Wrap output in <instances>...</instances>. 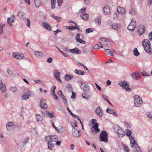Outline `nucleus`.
<instances>
[{
  "label": "nucleus",
  "instance_id": "2eb2a0df",
  "mask_svg": "<svg viewBox=\"0 0 152 152\" xmlns=\"http://www.w3.org/2000/svg\"><path fill=\"white\" fill-rule=\"evenodd\" d=\"M120 24L118 23H115L113 24L111 26V28L117 31H119L120 29Z\"/></svg>",
  "mask_w": 152,
  "mask_h": 152
},
{
  "label": "nucleus",
  "instance_id": "8fccbe9b",
  "mask_svg": "<svg viewBox=\"0 0 152 152\" xmlns=\"http://www.w3.org/2000/svg\"><path fill=\"white\" fill-rule=\"evenodd\" d=\"M51 124L52 126L53 127L54 129L57 131L58 132H60V131L57 127H56L54 125L53 122V121H51Z\"/></svg>",
  "mask_w": 152,
  "mask_h": 152
},
{
  "label": "nucleus",
  "instance_id": "f257e3e1",
  "mask_svg": "<svg viewBox=\"0 0 152 152\" xmlns=\"http://www.w3.org/2000/svg\"><path fill=\"white\" fill-rule=\"evenodd\" d=\"M142 44L146 52L149 54H151L152 49L149 40L147 39H144L142 42Z\"/></svg>",
  "mask_w": 152,
  "mask_h": 152
},
{
  "label": "nucleus",
  "instance_id": "9b49d317",
  "mask_svg": "<svg viewBox=\"0 0 152 152\" xmlns=\"http://www.w3.org/2000/svg\"><path fill=\"white\" fill-rule=\"evenodd\" d=\"M42 25L43 27L45 29L50 31L52 30V27L50 26L48 23L46 22H43L42 23Z\"/></svg>",
  "mask_w": 152,
  "mask_h": 152
},
{
  "label": "nucleus",
  "instance_id": "9d476101",
  "mask_svg": "<svg viewBox=\"0 0 152 152\" xmlns=\"http://www.w3.org/2000/svg\"><path fill=\"white\" fill-rule=\"evenodd\" d=\"M119 85L126 89V91L131 90L130 88H129V84L126 81L120 82Z\"/></svg>",
  "mask_w": 152,
  "mask_h": 152
},
{
  "label": "nucleus",
  "instance_id": "ea45409f",
  "mask_svg": "<svg viewBox=\"0 0 152 152\" xmlns=\"http://www.w3.org/2000/svg\"><path fill=\"white\" fill-rule=\"evenodd\" d=\"M123 147L125 152H129V151L128 147L125 144H123Z\"/></svg>",
  "mask_w": 152,
  "mask_h": 152
},
{
  "label": "nucleus",
  "instance_id": "72a5a7b5",
  "mask_svg": "<svg viewBox=\"0 0 152 152\" xmlns=\"http://www.w3.org/2000/svg\"><path fill=\"white\" fill-rule=\"evenodd\" d=\"M74 72L76 74L79 75H83L84 74V72L83 71L77 69H75L74 71Z\"/></svg>",
  "mask_w": 152,
  "mask_h": 152
},
{
  "label": "nucleus",
  "instance_id": "7ed1b4c3",
  "mask_svg": "<svg viewBox=\"0 0 152 152\" xmlns=\"http://www.w3.org/2000/svg\"><path fill=\"white\" fill-rule=\"evenodd\" d=\"M99 141L107 143L108 141V135L106 131H102L99 136Z\"/></svg>",
  "mask_w": 152,
  "mask_h": 152
},
{
  "label": "nucleus",
  "instance_id": "603ef678",
  "mask_svg": "<svg viewBox=\"0 0 152 152\" xmlns=\"http://www.w3.org/2000/svg\"><path fill=\"white\" fill-rule=\"evenodd\" d=\"M29 140V138L28 137H26L25 138V140H24V141L23 142V143H24V144L25 145L26 144H27Z\"/></svg>",
  "mask_w": 152,
  "mask_h": 152
},
{
  "label": "nucleus",
  "instance_id": "680f3d73",
  "mask_svg": "<svg viewBox=\"0 0 152 152\" xmlns=\"http://www.w3.org/2000/svg\"><path fill=\"white\" fill-rule=\"evenodd\" d=\"M66 88L67 89H69L70 91H71L72 90V86L70 84H69L67 85L66 86Z\"/></svg>",
  "mask_w": 152,
  "mask_h": 152
},
{
  "label": "nucleus",
  "instance_id": "338daca9",
  "mask_svg": "<svg viewBox=\"0 0 152 152\" xmlns=\"http://www.w3.org/2000/svg\"><path fill=\"white\" fill-rule=\"evenodd\" d=\"M58 94L60 97H61L63 96L61 90H60L58 91Z\"/></svg>",
  "mask_w": 152,
  "mask_h": 152
},
{
  "label": "nucleus",
  "instance_id": "4468645a",
  "mask_svg": "<svg viewBox=\"0 0 152 152\" xmlns=\"http://www.w3.org/2000/svg\"><path fill=\"white\" fill-rule=\"evenodd\" d=\"M130 144H132V145H131V147H133L134 146H135L137 148V150L135 151H136L137 152H141V150L140 148L139 147V146H137V144L135 143V141L134 139H132V140H131L130 141Z\"/></svg>",
  "mask_w": 152,
  "mask_h": 152
},
{
  "label": "nucleus",
  "instance_id": "4d7b16f0",
  "mask_svg": "<svg viewBox=\"0 0 152 152\" xmlns=\"http://www.w3.org/2000/svg\"><path fill=\"white\" fill-rule=\"evenodd\" d=\"M147 115L148 117L152 120V112H150L147 113Z\"/></svg>",
  "mask_w": 152,
  "mask_h": 152
},
{
  "label": "nucleus",
  "instance_id": "aec40b11",
  "mask_svg": "<svg viewBox=\"0 0 152 152\" xmlns=\"http://www.w3.org/2000/svg\"><path fill=\"white\" fill-rule=\"evenodd\" d=\"M15 20V16L12 15L11 18H8L7 19V22L10 26H12V24L14 23Z\"/></svg>",
  "mask_w": 152,
  "mask_h": 152
},
{
  "label": "nucleus",
  "instance_id": "f8f14e48",
  "mask_svg": "<svg viewBox=\"0 0 152 152\" xmlns=\"http://www.w3.org/2000/svg\"><path fill=\"white\" fill-rule=\"evenodd\" d=\"M60 74V72L57 69H55L53 71V75L55 78H56L59 82L62 83V81L61 80L59 75Z\"/></svg>",
  "mask_w": 152,
  "mask_h": 152
},
{
  "label": "nucleus",
  "instance_id": "7c9ffc66",
  "mask_svg": "<svg viewBox=\"0 0 152 152\" xmlns=\"http://www.w3.org/2000/svg\"><path fill=\"white\" fill-rule=\"evenodd\" d=\"M80 17L84 20H88V18L89 15L88 14L84 12L82 15L80 16Z\"/></svg>",
  "mask_w": 152,
  "mask_h": 152
},
{
  "label": "nucleus",
  "instance_id": "052dcab7",
  "mask_svg": "<svg viewBox=\"0 0 152 152\" xmlns=\"http://www.w3.org/2000/svg\"><path fill=\"white\" fill-rule=\"evenodd\" d=\"M63 0H57V3L59 6H60L63 3Z\"/></svg>",
  "mask_w": 152,
  "mask_h": 152
},
{
  "label": "nucleus",
  "instance_id": "13d9d810",
  "mask_svg": "<svg viewBox=\"0 0 152 152\" xmlns=\"http://www.w3.org/2000/svg\"><path fill=\"white\" fill-rule=\"evenodd\" d=\"M77 42L80 43L81 44H85L86 42L83 40L80 39L77 41Z\"/></svg>",
  "mask_w": 152,
  "mask_h": 152
},
{
  "label": "nucleus",
  "instance_id": "e433bc0d",
  "mask_svg": "<svg viewBox=\"0 0 152 152\" xmlns=\"http://www.w3.org/2000/svg\"><path fill=\"white\" fill-rule=\"evenodd\" d=\"M56 0H51V8L52 9H54L56 7Z\"/></svg>",
  "mask_w": 152,
  "mask_h": 152
},
{
  "label": "nucleus",
  "instance_id": "f03ea898",
  "mask_svg": "<svg viewBox=\"0 0 152 152\" xmlns=\"http://www.w3.org/2000/svg\"><path fill=\"white\" fill-rule=\"evenodd\" d=\"M34 93L32 91L27 89L24 91V93L22 96V99L24 100H26L29 99V97H33L34 96Z\"/></svg>",
  "mask_w": 152,
  "mask_h": 152
},
{
  "label": "nucleus",
  "instance_id": "864d4df0",
  "mask_svg": "<svg viewBox=\"0 0 152 152\" xmlns=\"http://www.w3.org/2000/svg\"><path fill=\"white\" fill-rule=\"evenodd\" d=\"M113 110L110 109L109 108H107L106 110V112L108 113L112 114Z\"/></svg>",
  "mask_w": 152,
  "mask_h": 152
},
{
  "label": "nucleus",
  "instance_id": "5701e85b",
  "mask_svg": "<svg viewBox=\"0 0 152 152\" xmlns=\"http://www.w3.org/2000/svg\"><path fill=\"white\" fill-rule=\"evenodd\" d=\"M99 42L103 45H106L107 44V39L104 38H101L99 40Z\"/></svg>",
  "mask_w": 152,
  "mask_h": 152
},
{
  "label": "nucleus",
  "instance_id": "3c124183",
  "mask_svg": "<svg viewBox=\"0 0 152 152\" xmlns=\"http://www.w3.org/2000/svg\"><path fill=\"white\" fill-rule=\"evenodd\" d=\"M132 134L131 132L129 130H126V135L127 136H129Z\"/></svg>",
  "mask_w": 152,
  "mask_h": 152
},
{
  "label": "nucleus",
  "instance_id": "423d86ee",
  "mask_svg": "<svg viewBox=\"0 0 152 152\" xmlns=\"http://www.w3.org/2000/svg\"><path fill=\"white\" fill-rule=\"evenodd\" d=\"M115 132L118 133V137L120 138H122L125 135V132L120 127H116L114 128Z\"/></svg>",
  "mask_w": 152,
  "mask_h": 152
},
{
  "label": "nucleus",
  "instance_id": "2f4dec72",
  "mask_svg": "<svg viewBox=\"0 0 152 152\" xmlns=\"http://www.w3.org/2000/svg\"><path fill=\"white\" fill-rule=\"evenodd\" d=\"M41 0H34V3L36 7L38 8L39 7L42 3Z\"/></svg>",
  "mask_w": 152,
  "mask_h": 152
},
{
  "label": "nucleus",
  "instance_id": "a18cd8bd",
  "mask_svg": "<svg viewBox=\"0 0 152 152\" xmlns=\"http://www.w3.org/2000/svg\"><path fill=\"white\" fill-rule=\"evenodd\" d=\"M4 26V24H0V35L3 32V29Z\"/></svg>",
  "mask_w": 152,
  "mask_h": 152
},
{
  "label": "nucleus",
  "instance_id": "cd10ccee",
  "mask_svg": "<svg viewBox=\"0 0 152 152\" xmlns=\"http://www.w3.org/2000/svg\"><path fill=\"white\" fill-rule=\"evenodd\" d=\"M96 111L97 113V114L99 116L101 117L102 116V110L99 107H98L96 110Z\"/></svg>",
  "mask_w": 152,
  "mask_h": 152
},
{
  "label": "nucleus",
  "instance_id": "393cba45",
  "mask_svg": "<svg viewBox=\"0 0 152 152\" xmlns=\"http://www.w3.org/2000/svg\"><path fill=\"white\" fill-rule=\"evenodd\" d=\"M18 16L19 18H20V19H26V18H25V13L23 12L21 10L19 11L18 12Z\"/></svg>",
  "mask_w": 152,
  "mask_h": 152
},
{
  "label": "nucleus",
  "instance_id": "ddd939ff",
  "mask_svg": "<svg viewBox=\"0 0 152 152\" xmlns=\"http://www.w3.org/2000/svg\"><path fill=\"white\" fill-rule=\"evenodd\" d=\"M12 56L18 59H21L24 57V55L23 54L16 52H15L13 53Z\"/></svg>",
  "mask_w": 152,
  "mask_h": 152
},
{
  "label": "nucleus",
  "instance_id": "20e7f679",
  "mask_svg": "<svg viewBox=\"0 0 152 152\" xmlns=\"http://www.w3.org/2000/svg\"><path fill=\"white\" fill-rule=\"evenodd\" d=\"M59 136L57 135H51L45 137V140L46 141H50L51 142L54 143L59 139Z\"/></svg>",
  "mask_w": 152,
  "mask_h": 152
},
{
  "label": "nucleus",
  "instance_id": "473e14b6",
  "mask_svg": "<svg viewBox=\"0 0 152 152\" xmlns=\"http://www.w3.org/2000/svg\"><path fill=\"white\" fill-rule=\"evenodd\" d=\"M104 51L106 52V54L107 55H109L110 56L114 55L113 53L111 52V50L109 49H104Z\"/></svg>",
  "mask_w": 152,
  "mask_h": 152
},
{
  "label": "nucleus",
  "instance_id": "6e6552de",
  "mask_svg": "<svg viewBox=\"0 0 152 152\" xmlns=\"http://www.w3.org/2000/svg\"><path fill=\"white\" fill-rule=\"evenodd\" d=\"M72 132L73 135L75 137H80L81 132L80 131L78 130L77 129L75 128L73 125H72Z\"/></svg>",
  "mask_w": 152,
  "mask_h": 152
},
{
  "label": "nucleus",
  "instance_id": "79ce46f5",
  "mask_svg": "<svg viewBox=\"0 0 152 152\" xmlns=\"http://www.w3.org/2000/svg\"><path fill=\"white\" fill-rule=\"evenodd\" d=\"M52 16L53 18L55 19L58 21H60L61 19V17H58V16H56L54 14H53L52 15Z\"/></svg>",
  "mask_w": 152,
  "mask_h": 152
},
{
  "label": "nucleus",
  "instance_id": "5fc2aeb1",
  "mask_svg": "<svg viewBox=\"0 0 152 152\" xmlns=\"http://www.w3.org/2000/svg\"><path fill=\"white\" fill-rule=\"evenodd\" d=\"M63 102L65 103L66 104H68L67 102V99L65 98V96L64 95L62 96V98Z\"/></svg>",
  "mask_w": 152,
  "mask_h": 152
},
{
  "label": "nucleus",
  "instance_id": "69168bd1",
  "mask_svg": "<svg viewBox=\"0 0 152 152\" xmlns=\"http://www.w3.org/2000/svg\"><path fill=\"white\" fill-rule=\"evenodd\" d=\"M142 74L143 76H150V75H148L145 71H143L142 72Z\"/></svg>",
  "mask_w": 152,
  "mask_h": 152
},
{
  "label": "nucleus",
  "instance_id": "774afa93",
  "mask_svg": "<svg viewBox=\"0 0 152 152\" xmlns=\"http://www.w3.org/2000/svg\"><path fill=\"white\" fill-rule=\"evenodd\" d=\"M149 39L150 41H152V31L149 33Z\"/></svg>",
  "mask_w": 152,
  "mask_h": 152
},
{
  "label": "nucleus",
  "instance_id": "f704fd0d",
  "mask_svg": "<svg viewBox=\"0 0 152 152\" xmlns=\"http://www.w3.org/2000/svg\"><path fill=\"white\" fill-rule=\"evenodd\" d=\"M48 148L50 150H51L52 149V148L54 146V143H52L50 142V141H47Z\"/></svg>",
  "mask_w": 152,
  "mask_h": 152
},
{
  "label": "nucleus",
  "instance_id": "b1692460",
  "mask_svg": "<svg viewBox=\"0 0 152 152\" xmlns=\"http://www.w3.org/2000/svg\"><path fill=\"white\" fill-rule=\"evenodd\" d=\"M0 88L3 93L6 91V86L5 84L3 83L2 81L0 80Z\"/></svg>",
  "mask_w": 152,
  "mask_h": 152
},
{
  "label": "nucleus",
  "instance_id": "6e6d98bb",
  "mask_svg": "<svg viewBox=\"0 0 152 152\" xmlns=\"http://www.w3.org/2000/svg\"><path fill=\"white\" fill-rule=\"evenodd\" d=\"M10 90L13 92H15L17 91V88L15 86L12 87L11 88Z\"/></svg>",
  "mask_w": 152,
  "mask_h": 152
},
{
  "label": "nucleus",
  "instance_id": "c03bdc74",
  "mask_svg": "<svg viewBox=\"0 0 152 152\" xmlns=\"http://www.w3.org/2000/svg\"><path fill=\"white\" fill-rule=\"evenodd\" d=\"M84 87L85 88L84 89L85 91H88L90 90L89 86L87 84H84Z\"/></svg>",
  "mask_w": 152,
  "mask_h": 152
},
{
  "label": "nucleus",
  "instance_id": "a878e982",
  "mask_svg": "<svg viewBox=\"0 0 152 152\" xmlns=\"http://www.w3.org/2000/svg\"><path fill=\"white\" fill-rule=\"evenodd\" d=\"M35 56L38 58H40L43 56V53L41 52L36 51L34 52Z\"/></svg>",
  "mask_w": 152,
  "mask_h": 152
},
{
  "label": "nucleus",
  "instance_id": "f3484780",
  "mask_svg": "<svg viewBox=\"0 0 152 152\" xmlns=\"http://www.w3.org/2000/svg\"><path fill=\"white\" fill-rule=\"evenodd\" d=\"M7 130L9 131H11L14 130V128L12 126V122H8L6 124Z\"/></svg>",
  "mask_w": 152,
  "mask_h": 152
},
{
  "label": "nucleus",
  "instance_id": "bb28decb",
  "mask_svg": "<svg viewBox=\"0 0 152 152\" xmlns=\"http://www.w3.org/2000/svg\"><path fill=\"white\" fill-rule=\"evenodd\" d=\"M117 12L119 13L124 14L125 13V10L124 8H121L119 7H118L117 8Z\"/></svg>",
  "mask_w": 152,
  "mask_h": 152
},
{
  "label": "nucleus",
  "instance_id": "e2e57ef3",
  "mask_svg": "<svg viewBox=\"0 0 152 152\" xmlns=\"http://www.w3.org/2000/svg\"><path fill=\"white\" fill-rule=\"evenodd\" d=\"M53 60V58L51 57H49L47 59V62L48 63H51Z\"/></svg>",
  "mask_w": 152,
  "mask_h": 152
},
{
  "label": "nucleus",
  "instance_id": "49530a36",
  "mask_svg": "<svg viewBox=\"0 0 152 152\" xmlns=\"http://www.w3.org/2000/svg\"><path fill=\"white\" fill-rule=\"evenodd\" d=\"M95 22L96 23H97L99 24L101 23V19L99 17L95 18Z\"/></svg>",
  "mask_w": 152,
  "mask_h": 152
},
{
  "label": "nucleus",
  "instance_id": "0e129e2a",
  "mask_svg": "<svg viewBox=\"0 0 152 152\" xmlns=\"http://www.w3.org/2000/svg\"><path fill=\"white\" fill-rule=\"evenodd\" d=\"M76 96V93L75 92H74V91H72V95L71 96V98L72 99H74L75 97Z\"/></svg>",
  "mask_w": 152,
  "mask_h": 152
},
{
  "label": "nucleus",
  "instance_id": "c756f323",
  "mask_svg": "<svg viewBox=\"0 0 152 152\" xmlns=\"http://www.w3.org/2000/svg\"><path fill=\"white\" fill-rule=\"evenodd\" d=\"M73 77L72 75L66 74L64 76V78L66 81H69Z\"/></svg>",
  "mask_w": 152,
  "mask_h": 152
},
{
  "label": "nucleus",
  "instance_id": "4be33fe9",
  "mask_svg": "<svg viewBox=\"0 0 152 152\" xmlns=\"http://www.w3.org/2000/svg\"><path fill=\"white\" fill-rule=\"evenodd\" d=\"M69 50L71 53L76 54H80L81 53L80 50L77 48H75L74 49H70Z\"/></svg>",
  "mask_w": 152,
  "mask_h": 152
},
{
  "label": "nucleus",
  "instance_id": "de8ad7c7",
  "mask_svg": "<svg viewBox=\"0 0 152 152\" xmlns=\"http://www.w3.org/2000/svg\"><path fill=\"white\" fill-rule=\"evenodd\" d=\"M94 29L91 28H88L86 30V34H88L90 32H93Z\"/></svg>",
  "mask_w": 152,
  "mask_h": 152
},
{
  "label": "nucleus",
  "instance_id": "a19ab883",
  "mask_svg": "<svg viewBox=\"0 0 152 152\" xmlns=\"http://www.w3.org/2000/svg\"><path fill=\"white\" fill-rule=\"evenodd\" d=\"M120 14L118 12H115L113 15V18L114 19H118Z\"/></svg>",
  "mask_w": 152,
  "mask_h": 152
},
{
  "label": "nucleus",
  "instance_id": "0eeeda50",
  "mask_svg": "<svg viewBox=\"0 0 152 152\" xmlns=\"http://www.w3.org/2000/svg\"><path fill=\"white\" fill-rule=\"evenodd\" d=\"M136 26V20L134 18H132L131 21L128 26V29L131 31H134Z\"/></svg>",
  "mask_w": 152,
  "mask_h": 152
},
{
  "label": "nucleus",
  "instance_id": "a211bd4d",
  "mask_svg": "<svg viewBox=\"0 0 152 152\" xmlns=\"http://www.w3.org/2000/svg\"><path fill=\"white\" fill-rule=\"evenodd\" d=\"M145 28L144 25H140V27L137 31L138 34L140 35H142L145 31Z\"/></svg>",
  "mask_w": 152,
  "mask_h": 152
},
{
  "label": "nucleus",
  "instance_id": "39448f33",
  "mask_svg": "<svg viewBox=\"0 0 152 152\" xmlns=\"http://www.w3.org/2000/svg\"><path fill=\"white\" fill-rule=\"evenodd\" d=\"M134 99V106L136 107H140L142 103V98L138 95H135Z\"/></svg>",
  "mask_w": 152,
  "mask_h": 152
},
{
  "label": "nucleus",
  "instance_id": "412c9836",
  "mask_svg": "<svg viewBox=\"0 0 152 152\" xmlns=\"http://www.w3.org/2000/svg\"><path fill=\"white\" fill-rule=\"evenodd\" d=\"M40 106L42 109H46L47 108V105L46 104L45 100L42 99L40 101Z\"/></svg>",
  "mask_w": 152,
  "mask_h": 152
},
{
  "label": "nucleus",
  "instance_id": "1a4fd4ad",
  "mask_svg": "<svg viewBox=\"0 0 152 152\" xmlns=\"http://www.w3.org/2000/svg\"><path fill=\"white\" fill-rule=\"evenodd\" d=\"M91 128L92 133L96 134L100 131V129L98 128V124L97 123H95Z\"/></svg>",
  "mask_w": 152,
  "mask_h": 152
},
{
  "label": "nucleus",
  "instance_id": "c85d7f7f",
  "mask_svg": "<svg viewBox=\"0 0 152 152\" xmlns=\"http://www.w3.org/2000/svg\"><path fill=\"white\" fill-rule=\"evenodd\" d=\"M82 96L83 98L86 100L89 99L90 97V96L88 95V94H86L84 91H83Z\"/></svg>",
  "mask_w": 152,
  "mask_h": 152
},
{
  "label": "nucleus",
  "instance_id": "4c0bfd02",
  "mask_svg": "<svg viewBox=\"0 0 152 152\" xmlns=\"http://www.w3.org/2000/svg\"><path fill=\"white\" fill-rule=\"evenodd\" d=\"M77 82L80 86V87L81 89H83V88L84 87V84H86L80 80L78 81Z\"/></svg>",
  "mask_w": 152,
  "mask_h": 152
},
{
  "label": "nucleus",
  "instance_id": "6ab92c4d",
  "mask_svg": "<svg viewBox=\"0 0 152 152\" xmlns=\"http://www.w3.org/2000/svg\"><path fill=\"white\" fill-rule=\"evenodd\" d=\"M129 13L132 16L135 15L137 14L136 9L134 7L130 8L129 10Z\"/></svg>",
  "mask_w": 152,
  "mask_h": 152
},
{
  "label": "nucleus",
  "instance_id": "09e8293b",
  "mask_svg": "<svg viewBox=\"0 0 152 152\" xmlns=\"http://www.w3.org/2000/svg\"><path fill=\"white\" fill-rule=\"evenodd\" d=\"M131 75L134 80H137V77L136 76V74L135 73H132Z\"/></svg>",
  "mask_w": 152,
  "mask_h": 152
},
{
  "label": "nucleus",
  "instance_id": "58836bf2",
  "mask_svg": "<svg viewBox=\"0 0 152 152\" xmlns=\"http://www.w3.org/2000/svg\"><path fill=\"white\" fill-rule=\"evenodd\" d=\"M134 54L135 56H138L140 55V53L138 51L137 48H135L133 50Z\"/></svg>",
  "mask_w": 152,
  "mask_h": 152
},
{
  "label": "nucleus",
  "instance_id": "c9c22d12",
  "mask_svg": "<svg viewBox=\"0 0 152 152\" xmlns=\"http://www.w3.org/2000/svg\"><path fill=\"white\" fill-rule=\"evenodd\" d=\"M36 119L37 121L38 122H41L42 121V117L41 116V115H40L39 114H37L36 115Z\"/></svg>",
  "mask_w": 152,
  "mask_h": 152
},
{
  "label": "nucleus",
  "instance_id": "dca6fc26",
  "mask_svg": "<svg viewBox=\"0 0 152 152\" xmlns=\"http://www.w3.org/2000/svg\"><path fill=\"white\" fill-rule=\"evenodd\" d=\"M103 12L105 15H108L110 13V6L109 5L105 6L103 9Z\"/></svg>",
  "mask_w": 152,
  "mask_h": 152
},
{
  "label": "nucleus",
  "instance_id": "bf43d9fd",
  "mask_svg": "<svg viewBox=\"0 0 152 152\" xmlns=\"http://www.w3.org/2000/svg\"><path fill=\"white\" fill-rule=\"evenodd\" d=\"M100 46L99 44H96L94 46L93 48L95 49H99L100 48Z\"/></svg>",
  "mask_w": 152,
  "mask_h": 152
},
{
  "label": "nucleus",
  "instance_id": "37998d69",
  "mask_svg": "<svg viewBox=\"0 0 152 152\" xmlns=\"http://www.w3.org/2000/svg\"><path fill=\"white\" fill-rule=\"evenodd\" d=\"M45 113L46 114H48L49 117L52 118L54 116V114L53 113H50L48 111H46Z\"/></svg>",
  "mask_w": 152,
  "mask_h": 152
}]
</instances>
